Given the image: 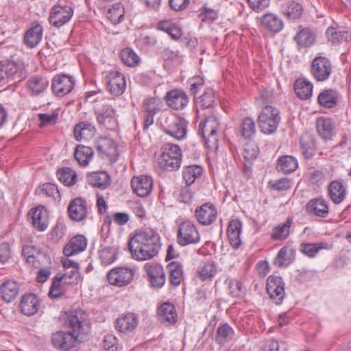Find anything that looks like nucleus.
<instances>
[{"instance_id": "46", "label": "nucleus", "mask_w": 351, "mask_h": 351, "mask_svg": "<svg viewBox=\"0 0 351 351\" xmlns=\"http://www.w3.org/2000/svg\"><path fill=\"white\" fill-rule=\"evenodd\" d=\"M300 144L302 154L305 158H309L314 155L315 144L311 135L308 134L302 135L300 139Z\"/></svg>"}, {"instance_id": "45", "label": "nucleus", "mask_w": 351, "mask_h": 351, "mask_svg": "<svg viewBox=\"0 0 351 351\" xmlns=\"http://www.w3.org/2000/svg\"><path fill=\"white\" fill-rule=\"evenodd\" d=\"M298 166V160L291 156H282L278 160L277 168L284 173H291Z\"/></svg>"}, {"instance_id": "28", "label": "nucleus", "mask_w": 351, "mask_h": 351, "mask_svg": "<svg viewBox=\"0 0 351 351\" xmlns=\"http://www.w3.org/2000/svg\"><path fill=\"white\" fill-rule=\"evenodd\" d=\"M18 73V66L14 62L3 60L0 62V85H3L14 79Z\"/></svg>"}, {"instance_id": "43", "label": "nucleus", "mask_w": 351, "mask_h": 351, "mask_svg": "<svg viewBox=\"0 0 351 351\" xmlns=\"http://www.w3.org/2000/svg\"><path fill=\"white\" fill-rule=\"evenodd\" d=\"M203 172V169L199 165H189L184 168L182 176L187 186L195 182L197 178H199Z\"/></svg>"}, {"instance_id": "12", "label": "nucleus", "mask_w": 351, "mask_h": 351, "mask_svg": "<svg viewBox=\"0 0 351 351\" xmlns=\"http://www.w3.org/2000/svg\"><path fill=\"white\" fill-rule=\"evenodd\" d=\"M144 268L152 287L160 288L165 282V274L162 265L156 263H147Z\"/></svg>"}, {"instance_id": "27", "label": "nucleus", "mask_w": 351, "mask_h": 351, "mask_svg": "<svg viewBox=\"0 0 351 351\" xmlns=\"http://www.w3.org/2000/svg\"><path fill=\"white\" fill-rule=\"evenodd\" d=\"M261 25L264 28L274 34L278 33L284 27L282 20L273 13L265 14L261 18Z\"/></svg>"}, {"instance_id": "64", "label": "nucleus", "mask_w": 351, "mask_h": 351, "mask_svg": "<svg viewBox=\"0 0 351 351\" xmlns=\"http://www.w3.org/2000/svg\"><path fill=\"white\" fill-rule=\"evenodd\" d=\"M271 187L276 191H286L291 187V182L288 178H282L272 184Z\"/></svg>"}, {"instance_id": "18", "label": "nucleus", "mask_w": 351, "mask_h": 351, "mask_svg": "<svg viewBox=\"0 0 351 351\" xmlns=\"http://www.w3.org/2000/svg\"><path fill=\"white\" fill-rule=\"evenodd\" d=\"M297 43V49L301 50L311 47L316 40V34L309 27L300 28V31L293 37Z\"/></svg>"}, {"instance_id": "19", "label": "nucleus", "mask_w": 351, "mask_h": 351, "mask_svg": "<svg viewBox=\"0 0 351 351\" xmlns=\"http://www.w3.org/2000/svg\"><path fill=\"white\" fill-rule=\"evenodd\" d=\"M69 217L75 221H80L84 219L87 215V206L84 199L77 197L72 200L69 206Z\"/></svg>"}, {"instance_id": "2", "label": "nucleus", "mask_w": 351, "mask_h": 351, "mask_svg": "<svg viewBox=\"0 0 351 351\" xmlns=\"http://www.w3.org/2000/svg\"><path fill=\"white\" fill-rule=\"evenodd\" d=\"M128 248L134 258L149 260L156 256L160 249V237L152 230L138 232L130 239Z\"/></svg>"}, {"instance_id": "11", "label": "nucleus", "mask_w": 351, "mask_h": 351, "mask_svg": "<svg viewBox=\"0 0 351 351\" xmlns=\"http://www.w3.org/2000/svg\"><path fill=\"white\" fill-rule=\"evenodd\" d=\"M266 289L270 298L276 304H280L285 296V282L280 276H269L267 279Z\"/></svg>"}, {"instance_id": "31", "label": "nucleus", "mask_w": 351, "mask_h": 351, "mask_svg": "<svg viewBox=\"0 0 351 351\" xmlns=\"http://www.w3.org/2000/svg\"><path fill=\"white\" fill-rule=\"evenodd\" d=\"M306 210L316 216L325 217L328 213V207L324 199L315 198L306 204Z\"/></svg>"}, {"instance_id": "21", "label": "nucleus", "mask_w": 351, "mask_h": 351, "mask_svg": "<svg viewBox=\"0 0 351 351\" xmlns=\"http://www.w3.org/2000/svg\"><path fill=\"white\" fill-rule=\"evenodd\" d=\"M95 109L99 124L106 125L110 122V99L97 97Z\"/></svg>"}, {"instance_id": "37", "label": "nucleus", "mask_w": 351, "mask_h": 351, "mask_svg": "<svg viewBox=\"0 0 351 351\" xmlns=\"http://www.w3.org/2000/svg\"><path fill=\"white\" fill-rule=\"evenodd\" d=\"M281 11L289 19L295 20L302 16L303 8L298 3L289 1L282 5Z\"/></svg>"}, {"instance_id": "34", "label": "nucleus", "mask_w": 351, "mask_h": 351, "mask_svg": "<svg viewBox=\"0 0 351 351\" xmlns=\"http://www.w3.org/2000/svg\"><path fill=\"white\" fill-rule=\"evenodd\" d=\"M328 191L332 201L335 204L341 203L346 197V188L340 181H332L328 186Z\"/></svg>"}, {"instance_id": "33", "label": "nucleus", "mask_w": 351, "mask_h": 351, "mask_svg": "<svg viewBox=\"0 0 351 351\" xmlns=\"http://www.w3.org/2000/svg\"><path fill=\"white\" fill-rule=\"evenodd\" d=\"M126 88L125 76L119 71H111V95L118 97L123 93Z\"/></svg>"}, {"instance_id": "32", "label": "nucleus", "mask_w": 351, "mask_h": 351, "mask_svg": "<svg viewBox=\"0 0 351 351\" xmlns=\"http://www.w3.org/2000/svg\"><path fill=\"white\" fill-rule=\"evenodd\" d=\"M19 286L16 281L8 280L0 287V293L3 300L13 301L19 294Z\"/></svg>"}, {"instance_id": "15", "label": "nucleus", "mask_w": 351, "mask_h": 351, "mask_svg": "<svg viewBox=\"0 0 351 351\" xmlns=\"http://www.w3.org/2000/svg\"><path fill=\"white\" fill-rule=\"evenodd\" d=\"M134 273L130 268L118 267L111 269V285L125 287L133 279Z\"/></svg>"}, {"instance_id": "13", "label": "nucleus", "mask_w": 351, "mask_h": 351, "mask_svg": "<svg viewBox=\"0 0 351 351\" xmlns=\"http://www.w3.org/2000/svg\"><path fill=\"white\" fill-rule=\"evenodd\" d=\"M29 219L33 226L39 231H44L49 225L48 213L44 206H38L28 212Z\"/></svg>"}, {"instance_id": "51", "label": "nucleus", "mask_w": 351, "mask_h": 351, "mask_svg": "<svg viewBox=\"0 0 351 351\" xmlns=\"http://www.w3.org/2000/svg\"><path fill=\"white\" fill-rule=\"evenodd\" d=\"M59 180L66 186H72L77 182L75 171L69 167H64L57 173Z\"/></svg>"}, {"instance_id": "50", "label": "nucleus", "mask_w": 351, "mask_h": 351, "mask_svg": "<svg viewBox=\"0 0 351 351\" xmlns=\"http://www.w3.org/2000/svg\"><path fill=\"white\" fill-rule=\"evenodd\" d=\"M49 81L45 77L34 76L28 81V86L33 94L38 95L47 88Z\"/></svg>"}, {"instance_id": "47", "label": "nucleus", "mask_w": 351, "mask_h": 351, "mask_svg": "<svg viewBox=\"0 0 351 351\" xmlns=\"http://www.w3.org/2000/svg\"><path fill=\"white\" fill-rule=\"evenodd\" d=\"M292 224V219L287 218L285 223L274 228L271 238L276 241H284L289 235V230Z\"/></svg>"}, {"instance_id": "55", "label": "nucleus", "mask_w": 351, "mask_h": 351, "mask_svg": "<svg viewBox=\"0 0 351 351\" xmlns=\"http://www.w3.org/2000/svg\"><path fill=\"white\" fill-rule=\"evenodd\" d=\"M241 154L246 162H250L258 156V147L254 142H248L245 144Z\"/></svg>"}, {"instance_id": "7", "label": "nucleus", "mask_w": 351, "mask_h": 351, "mask_svg": "<svg viewBox=\"0 0 351 351\" xmlns=\"http://www.w3.org/2000/svg\"><path fill=\"white\" fill-rule=\"evenodd\" d=\"M332 72V65L326 57L316 56L311 64V73L317 82L327 80Z\"/></svg>"}, {"instance_id": "29", "label": "nucleus", "mask_w": 351, "mask_h": 351, "mask_svg": "<svg viewBox=\"0 0 351 351\" xmlns=\"http://www.w3.org/2000/svg\"><path fill=\"white\" fill-rule=\"evenodd\" d=\"M160 320L163 324H173L177 321V313L174 306L169 303H163L158 311Z\"/></svg>"}, {"instance_id": "41", "label": "nucleus", "mask_w": 351, "mask_h": 351, "mask_svg": "<svg viewBox=\"0 0 351 351\" xmlns=\"http://www.w3.org/2000/svg\"><path fill=\"white\" fill-rule=\"evenodd\" d=\"M109 178L106 171L92 172L87 175V181L90 184L101 189L107 187Z\"/></svg>"}, {"instance_id": "61", "label": "nucleus", "mask_w": 351, "mask_h": 351, "mask_svg": "<svg viewBox=\"0 0 351 351\" xmlns=\"http://www.w3.org/2000/svg\"><path fill=\"white\" fill-rule=\"evenodd\" d=\"M250 7L255 12H261L267 8L269 0H247Z\"/></svg>"}, {"instance_id": "36", "label": "nucleus", "mask_w": 351, "mask_h": 351, "mask_svg": "<svg viewBox=\"0 0 351 351\" xmlns=\"http://www.w3.org/2000/svg\"><path fill=\"white\" fill-rule=\"evenodd\" d=\"M317 131L325 141L331 138L333 134V122L331 119L319 117L317 119Z\"/></svg>"}, {"instance_id": "10", "label": "nucleus", "mask_w": 351, "mask_h": 351, "mask_svg": "<svg viewBox=\"0 0 351 351\" xmlns=\"http://www.w3.org/2000/svg\"><path fill=\"white\" fill-rule=\"evenodd\" d=\"M73 15V10L69 5H54L51 10L49 23L54 27H59L67 23Z\"/></svg>"}, {"instance_id": "4", "label": "nucleus", "mask_w": 351, "mask_h": 351, "mask_svg": "<svg viewBox=\"0 0 351 351\" xmlns=\"http://www.w3.org/2000/svg\"><path fill=\"white\" fill-rule=\"evenodd\" d=\"M280 119L278 109L267 105L261 110L258 117L257 122L263 133L271 134L277 130Z\"/></svg>"}, {"instance_id": "9", "label": "nucleus", "mask_w": 351, "mask_h": 351, "mask_svg": "<svg viewBox=\"0 0 351 351\" xmlns=\"http://www.w3.org/2000/svg\"><path fill=\"white\" fill-rule=\"evenodd\" d=\"M75 85L73 77L69 75H56L52 80L51 88L53 93L62 97L69 94L73 90Z\"/></svg>"}, {"instance_id": "62", "label": "nucleus", "mask_w": 351, "mask_h": 351, "mask_svg": "<svg viewBox=\"0 0 351 351\" xmlns=\"http://www.w3.org/2000/svg\"><path fill=\"white\" fill-rule=\"evenodd\" d=\"M204 79L200 76H195L190 80V91L191 94L195 95L200 88L204 85Z\"/></svg>"}, {"instance_id": "57", "label": "nucleus", "mask_w": 351, "mask_h": 351, "mask_svg": "<svg viewBox=\"0 0 351 351\" xmlns=\"http://www.w3.org/2000/svg\"><path fill=\"white\" fill-rule=\"evenodd\" d=\"M125 16V9L121 3L114 4L111 8V23L117 24L121 22Z\"/></svg>"}, {"instance_id": "63", "label": "nucleus", "mask_w": 351, "mask_h": 351, "mask_svg": "<svg viewBox=\"0 0 351 351\" xmlns=\"http://www.w3.org/2000/svg\"><path fill=\"white\" fill-rule=\"evenodd\" d=\"M40 191L48 197H55L59 195V191L57 186L51 183H46L42 185Z\"/></svg>"}, {"instance_id": "3", "label": "nucleus", "mask_w": 351, "mask_h": 351, "mask_svg": "<svg viewBox=\"0 0 351 351\" xmlns=\"http://www.w3.org/2000/svg\"><path fill=\"white\" fill-rule=\"evenodd\" d=\"M162 154L159 159L161 169L173 171L178 170L182 163V150L176 144L166 143L161 147Z\"/></svg>"}, {"instance_id": "24", "label": "nucleus", "mask_w": 351, "mask_h": 351, "mask_svg": "<svg viewBox=\"0 0 351 351\" xmlns=\"http://www.w3.org/2000/svg\"><path fill=\"white\" fill-rule=\"evenodd\" d=\"M87 246V240L83 235L73 237L65 245L63 253L66 256H71L83 252Z\"/></svg>"}, {"instance_id": "38", "label": "nucleus", "mask_w": 351, "mask_h": 351, "mask_svg": "<svg viewBox=\"0 0 351 351\" xmlns=\"http://www.w3.org/2000/svg\"><path fill=\"white\" fill-rule=\"evenodd\" d=\"M295 92L302 99H307L312 95L313 84L306 79H298L294 84Z\"/></svg>"}, {"instance_id": "30", "label": "nucleus", "mask_w": 351, "mask_h": 351, "mask_svg": "<svg viewBox=\"0 0 351 351\" xmlns=\"http://www.w3.org/2000/svg\"><path fill=\"white\" fill-rule=\"evenodd\" d=\"M43 27L38 23H34L25 33L24 41L27 46L33 48L41 40L43 36Z\"/></svg>"}, {"instance_id": "23", "label": "nucleus", "mask_w": 351, "mask_h": 351, "mask_svg": "<svg viewBox=\"0 0 351 351\" xmlns=\"http://www.w3.org/2000/svg\"><path fill=\"white\" fill-rule=\"evenodd\" d=\"M95 126L88 121H82L74 128V137L77 141H88L95 134Z\"/></svg>"}, {"instance_id": "52", "label": "nucleus", "mask_w": 351, "mask_h": 351, "mask_svg": "<svg viewBox=\"0 0 351 351\" xmlns=\"http://www.w3.org/2000/svg\"><path fill=\"white\" fill-rule=\"evenodd\" d=\"M217 267L214 263L207 262L198 271V276L202 281L211 280L215 276Z\"/></svg>"}, {"instance_id": "39", "label": "nucleus", "mask_w": 351, "mask_h": 351, "mask_svg": "<svg viewBox=\"0 0 351 351\" xmlns=\"http://www.w3.org/2000/svg\"><path fill=\"white\" fill-rule=\"evenodd\" d=\"M167 267L169 271L170 282L175 286L180 285L184 280L182 264L178 261H173L168 265Z\"/></svg>"}, {"instance_id": "59", "label": "nucleus", "mask_w": 351, "mask_h": 351, "mask_svg": "<svg viewBox=\"0 0 351 351\" xmlns=\"http://www.w3.org/2000/svg\"><path fill=\"white\" fill-rule=\"evenodd\" d=\"M161 102L158 98L151 97L143 103L145 112L157 113L160 110Z\"/></svg>"}, {"instance_id": "16", "label": "nucleus", "mask_w": 351, "mask_h": 351, "mask_svg": "<svg viewBox=\"0 0 351 351\" xmlns=\"http://www.w3.org/2000/svg\"><path fill=\"white\" fill-rule=\"evenodd\" d=\"M153 182L147 176L134 177L131 180V186L135 193L140 197H147L152 190Z\"/></svg>"}, {"instance_id": "40", "label": "nucleus", "mask_w": 351, "mask_h": 351, "mask_svg": "<svg viewBox=\"0 0 351 351\" xmlns=\"http://www.w3.org/2000/svg\"><path fill=\"white\" fill-rule=\"evenodd\" d=\"M326 36L328 40L332 43L351 40V32L345 29H337L334 27H329L326 30Z\"/></svg>"}, {"instance_id": "20", "label": "nucleus", "mask_w": 351, "mask_h": 351, "mask_svg": "<svg viewBox=\"0 0 351 351\" xmlns=\"http://www.w3.org/2000/svg\"><path fill=\"white\" fill-rule=\"evenodd\" d=\"M138 319L133 313L122 314L116 321L115 328L120 332H129L133 331L138 326Z\"/></svg>"}, {"instance_id": "35", "label": "nucleus", "mask_w": 351, "mask_h": 351, "mask_svg": "<svg viewBox=\"0 0 351 351\" xmlns=\"http://www.w3.org/2000/svg\"><path fill=\"white\" fill-rule=\"evenodd\" d=\"M93 149L88 146L78 145L75 149L74 157L79 165L83 167L87 166L93 159Z\"/></svg>"}, {"instance_id": "48", "label": "nucleus", "mask_w": 351, "mask_h": 351, "mask_svg": "<svg viewBox=\"0 0 351 351\" xmlns=\"http://www.w3.org/2000/svg\"><path fill=\"white\" fill-rule=\"evenodd\" d=\"M122 62L128 66H136L141 61L139 56L130 47L122 49L119 53Z\"/></svg>"}, {"instance_id": "49", "label": "nucleus", "mask_w": 351, "mask_h": 351, "mask_svg": "<svg viewBox=\"0 0 351 351\" xmlns=\"http://www.w3.org/2000/svg\"><path fill=\"white\" fill-rule=\"evenodd\" d=\"M239 132L245 139H251L256 133V125L250 117L244 118L239 126Z\"/></svg>"}, {"instance_id": "5", "label": "nucleus", "mask_w": 351, "mask_h": 351, "mask_svg": "<svg viewBox=\"0 0 351 351\" xmlns=\"http://www.w3.org/2000/svg\"><path fill=\"white\" fill-rule=\"evenodd\" d=\"M176 240L177 243L182 247L198 243L200 241V235L194 222L186 220L180 223Z\"/></svg>"}, {"instance_id": "14", "label": "nucleus", "mask_w": 351, "mask_h": 351, "mask_svg": "<svg viewBox=\"0 0 351 351\" xmlns=\"http://www.w3.org/2000/svg\"><path fill=\"white\" fill-rule=\"evenodd\" d=\"M195 216L199 223L209 226L215 221L217 211L213 204L205 203L195 209Z\"/></svg>"}, {"instance_id": "54", "label": "nucleus", "mask_w": 351, "mask_h": 351, "mask_svg": "<svg viewBox=\"0 0 351 351\" xmlns=\"http://www.w3.org/2000/svg\"><path fill=\"white\" fill-rule=\"evenodd\" d=\"M226 282L228 285L229 294L232 297H241L245 292V288L241 282L233 278H227Z\"/></svg>"}, {"instance_id": "53", "label": "nucleus", "mask_w": 351, "mask_h": 351, "mask_svg": "<svg viewBox=\"0 0 351 351\" xmlns=\"http://www.w3.org/2000/svg\"><path fill=\"white\" fill-rule=\"evenodd\" d=\"M214 102L215 95L213 90L207 89L196 100V105L200 106L203 109H206L212 108L213 106Z\"/></svg>"}, {"instance_id": "6", "label": "nucleus", "mask_w": 351, "mask_h": 351, "mask_svg": "<svg viewBox=\"0 0 351 351\" xmlns=\"http://www.w3.org/2000/svg\"><path fill=\"white\" fill-rule=\"evenodd\" d=\"M199 128L206 146L209 149L215 147L218 141L217 132L219 128L217 118L213 116L206 118L204 123H199Z\"/></svg>"}, {"instance_id": "17", "label": "nucleus", "mask_w": 351, "mask_h": 351, "mask_svg": "<svg viewBox=\"0 0 351 351\" xmlns=\"http://www.w3.org/2000/svg\"><path fill=\"white\" fill-rule=\"evenodd\" d=\"M167 105L174 110L184 109L189 104L187 95L181 90H172L166 95Z\"/></svg>"}, {"instance_id": "44", "label": "nucleus", "mask_w": 351, "mask_h": 351, "mask_svg": "<svg viewBox=\"0 0 351 351\" xmlns=\"http://www.w3.org/2000/svg\"><path fill=\"white\" fill-rule=\"evenodd\" d=\"M233 335V329L228 324H223L217 328L215 340L220 346H224L232 339Z\"/></svg>"}, {"instance_id": "25", "label": "nucleus", "mask_w": 351, "mask_h": 351, "mask_svg": "<svg viewBox=\"0 0 351 351\" xmlns=\"http://www.w3.org/2000/svg\"><path fill=\"white\" fill-rule=\"evenodd\" d=\"M20 306L21 312L24 315L32 316L38 311V299L34 293L24 295L21 299Z\"/></svg>"}, {"instance_id": "56", "label": "nucleus", "mask_w": 351, "mask_h": 351, "mask_svg": "<svg viewBox=\"0 0 351 351\" xmlns=\"http://www.w3.org/2000/svg\"><path fill=\"white\" fill-rule=\"evenodd\" d=\"M64 280V276H56L52 282L49 295L53 298H58L64 294V290L62 284V280Z\"/></svg>"}, {"instance_id": "26", "label": "nucleus", "mask_w": 351, "mask_h": 351, "mask_svg": "<svg viewBox=\"0 0 351 351\" xmlns=\"http://www.w3.org/2000/svg\"><path fill=\"white\" fill-rule=\"evenodd\" d=\"M339 93L332 88L323 90L317 97L318 104L326 108L335 107L339 99Z\"/></svg>"}, {"instance_id": "1", "label": "nucleus", "mask_w": 351, "mask_h": 351, "mask_svg": "<svg viewBox=\"0 0 351 351\" xmlns=\"http://www.w3.org/2000/svg\"><path fill=\"white\" fill-rule=\"evenodd\" d=\"M66 324L70 330L53 333L51 337L53 346L60 351H77L78 343L90 331L87 315L82 310L71 311Z\"/></svg>"}, {"instance_id": "8", "label": "nucleus", "mask_w": 351, "mask_h": 351, "mask_svg": "<svg viewBox=\"0 0 351 351\" xmlns=\"http://www.w3.org/2000/svg\"><path fill=\"white\" fill-rule=\"evenodd\" d=\"M187 121L179 117H167L163 125L166 134L176 140L186 138L187 134Z\"/></svg>"}, {"instance_id": "60", "label": "nucleus", "mask_w": 351, "mask_h": 351, "mask_svg": "<svg viewBox=\"0 0 351 351\" xmlns=\"http://www.w3.org/2000/svg\"><path fill=\"white\" fill-rule=\"evenodd\" d=\"M322 247V243H303L301 251L309 257H314Z\"/></svg>"}, {"instance_id": "22", "label": "nucleus", "mask_w": 351, "mask_h": 351, "mask_svg": "<svg viewBox=\"0 0 351 351\" xmlns=\"http://www.w3.org/2000/svg\"><path fill=\"white\" fill-rule=\"evenodd\" d=\"M242 223L239 219L231 220L227 228V236L230 245L238 249L241 244L240 238Z\"/></svg>"}, {"instance_id": "58", "label": "nucleus", "mask_w": 351, "mask_h": 351, "mask_svg": "<svg viewBox=\"0 0 351 351\" xmlns=\"http://www.w3.org/2000/svg\"><path fill=\"white\" fill-rule=\"evenodd\" d=\"M96 150L100 156H108L110 150V138L100 136L96 141Z\"/></svg>"}, {"instance_id": "42", "label": "nucleus", "mask_w": 351, "mask_h": 351, "mask_svg": "<svg viewBox=\"0 0 351 351\" xmlns=\"http://www.w3.org/2000/svg\"><path fill=\"white\" fill-rule=\"evenodd\" d=\"M158 29L168 34L173 40H178L182 36V30L178 25L171 21H161L158 23Z\"/></svg>"}]
</instances>
